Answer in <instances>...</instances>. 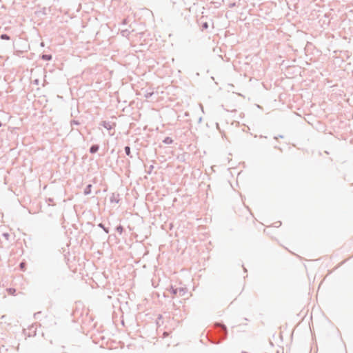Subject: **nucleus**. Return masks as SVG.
Masks as SVG:
<instances>
[{
	"label": "nucleus",
	"instance_id": "ddd939ff",
	"mask_svg": "<svg viewBox=\"0 0 353 353\" xmlns=\"http://www.w3.org/2000/svg\"><path fill=\"white\" fill-rule=\"evenodd\" d=\"M116 231L121 234L124 231V228L121 225H119L115 228Z\"/></svg>",
	"mask_w": 353,
	"mask_h": 353
},
{
	"label": "nucleus",
	"instance_id": "423d86ee",
	"mask_svg": "<svg viewBox=\"0 0 353 353\" xmlns=\"http://www.w3.org/2000/svg\"><path fill=\"white\" fill-rule=\"evenodd\" d=\"M99 150V145L98 144H93L90 146V149H89V152L91 153V154H95L97 153Z\"/></svg>",
	"mask_w": 353,
	"mask_h": 353
},
{
	"label": "nucleus",
	"instance_id": "412c9836",
	"mask_svg": "<svg viewBox=\"0 0 353 353\" xmlns=\"http://www.w3.org/2000/svg\"><path fill=\"white\" fill-rule=\"evenodd\" d=\"M152 95V93H147V94H145V97H146V98H149V97H150Z\"/></svg>",
	"mask_w": 353,
	"mask_h": 353
},
{
	"label": "nucleus",
	"instance_id": "f3484780",
	"mask_svg": "<svg viewBox=\"0 0 353 353\" xmlns=\"http://www.w3.org/2000/svg\"><path fill=\"white\" fill-rule=\"evenodd\" d=\"M3 236L5 237L6 239L8 240L10 234L8 233H3Z\"/></svg>",
	"mask_w": 353,
	"mask_h": 353
},
{
	"label": "nucleus",
	"instance_id": "aec40b11",
	"mask_svg": "<svg viewBox=\"0 0 353 353\" xmlns=\"http://www.w3.org/2000/svg\"><path fill=\"white\" fill-rule=\"evenodd\" d=\"M278 138H281V139H283V135H279L278 137H274V139H276V140H277V139H278Z\"/></svg>",
	"mask_w": 353,
	"mask_h": 353
},
{
	"label": "nucleus",
	"instance_id": "f257e3e1",
	"mask_svg": "<svg viewBox=\"0 0 353 353\" xmlns=\"http://www.w3.org/2000/svg\"><path fill=\"white\" fill-rule=\"evenodd\" d=\"M215 330V335L209 336L208 333L209 341L214 344H219L222 341L226 339L228 336V330L226 326L222 323H216L214 325Z\"/></svg>",
	"mask_w": 353,
	"mask_h": 353
},
{
	"label": "nucleus",
	"instance_id": "5701e85b",
	"mask_svg": "<svg viewBox=\"0 0 353 353\" xmlns=\"http://www.w3.org/2000/svg\"><path fill=\"white\" fill-rule=\"evenodd\" d=\"M48 201H49V202H52V201H53V199L49 198V199H48Z\"/></svg>",
	"mask_w": 353,
	"mask_h": 353
},
{
	"label": "nucleus",
	"instance_id": "a878e982",
	"mask_svg": "<svg viewBox=\"0 0 353 353\" xmlns=\"http://www.w3.org/2000/svg\"><path fill=\"white\" fill-rule=\"evenodd\" d=\"M201 120H202V118H201V117H200V118H199V122H201Z\"/></svg>",
	"mask_w": 353,
	"mask_h": 353
},
{
	"label": "nucleus",
	"instance_id": "dca6fc26",
	"mask_svg": "<svg viewBox=\"0 0 353 353\" xmlns=\"http://www.w3.org/2000/svg\"><path fill=\"white\" fill-rule=\"evenodd\" d=\"M154 168V165H150V167H149V168H148V170H147V171H146V172H147V173H148V174H150L152 173V170H153Z\"/></svg>",
	"mask_w": 353,
	"mask_h": 353
},
{
	"label": "nucleus",
	"instance_id": "9b49d317",
	"mask_svg": "<svg viewBox=\"0 0 353 353\" xmlns=\"http://www.w3.org/2000/svg\"><path fill=\"white\" fill-rule=\"evenodd\" d=\"M98 227L100 228H102L103 230V231L106 233V234H108L109 233V228H106L105 226V225L102 223H100L98 224Z\"/></svg>",
	"mask_w": 353,
	"mask_h": 353
},
{
	"label": "nucleus",
	"instance_id": "1a4fd4ad",
	"mask_svg": "<svg viewBox=\"0 0 353 353\" xmlns=\"http://www.w3.org/2000/svg\"><path fill=\"white\" fill-rule=\"evenodd\" d=\"M52 59V54H43L41 55V59L44 61H50Z\"/></svg>",
	"mask_w": 353,
	"mask_h": 353
},
{
	"label": "nucleus",
	"instance_id": "bb28decb",
	"mask_svg": "<svg viewBox=\"0 0 353 353\" xmlns=\"http://www.w3.org/2000/svg\"><path fill=\"white\" fill-rule=\"evenodd\" d=\"M274 148H278V149L281 150V148H278L277 146H274Z\"/></svg>",
	"mask_w": 353,
	"mask_h": 353
},
{
	"label": "nucleus",
	"instance_id": "393cba45",
	"mask_svg": "<svg viewBox=\"0 0 353 353\" xmlns=\"http://www.w3.org/2000/svg\"><path fill=\"white\" fill-rule=\"evenodd\" d=\"M10 290H11V292H13V291H15V289L10 288Z\"/></svg>",
	"mask_w": 353,
	"mask_h": 353
},
{
	"label": "nucleus",
	"instance_id": "4be33fe9",
	"mask_svg": "<svg viewBox=\"0 0 353 353\" xmlns=\"http://www.w3.org/2000/svg\"><path fill=\"white\" fill-rule=\"evenodd\" d=\"M234 6H235V3H231V4L230 5V8H233V7H234Z\"/></svg>",
	"mask_w": 353,
	"mask_h": 353
},
{
	"label": "nucleus",
	"instance_id": "a211bd4d",
	"mask_svg": "<svg viewBox=\"0 0 353 353\" xmlns=\"http://www.w3.org/2000/svg\"><path fill=\"white\" fill-rule=\"evenodd\" d=\"M41 312H37L34 314V316L35 319H37L38 318V316L41 314Z\"/></svg>",
	"mask_w": 353,
	"mask_h": 353
},
{
	"label": "nucleus",
	"instance_id": "20e7f679",
	"mask_svg": "<svg viewBox=\"0 0 353 353\" xmlns=\"http://www.w3.org/2000/svg\"><path fill=\"white\" fill-rule=\"evenodd\" d=\"M204 16H202L199 20L198 23L200 26L201 31H204L208 29L209 24L207 21H203Z\"/></svg>",
	"mask_w": 353,
	"mask_h": 353
},
{
	"label": "nucleus",
	"instance_id": "6e6552de",
	"mask_svg": "<svg viewBox=\"0 0 353 353\" xmlns=\"http://www.w3.org/2000/svg\"><path fill=\"white\" fill-rule=\"evenodd\" d=\"M124 150H125V154L130 157V158H132V155L131 154V149H130V147L129 145H126L125 146L124 148Z\"/></svg>",
	"mask_w": 353,
	"mask_h": 353
},
{
	"label": "nucleus",
	"instance_id": "9d476101",
	"mask_svg": "<svg viewBox=\"0 0 353 353\" xmlns=\"http://www.w3.org/2000/svg\"><path fill=\"white\" fill-rule=\"evenodd\" d=\"M174 142V140L169 137H166L163 140V143L165 144H172Z\"/></svg>",
	"mask_w": 353,
	"mask_h": 353
},
{
	"label": "nucleus",
	"instance_id": "6ab92c4d",
	"mask_svg": "<svg viewBox=\"0 0 353 353\" xmlns=\"http://www.w3.org/2000/svg\"><path fill=\"white\" fill-rule=\"evenodd\" d=\"M19 266H20V268H21V270H24V266H25V265H24V263H20V265H19Z\"/></svg>",
	"mask_w": 353,
	"mask_h": 353
},
{
	"label": "nucleus",
	"instance_id": "4468645a",
	"mask_svg": "<svg viewBox=\"0 0 353 353\" xmlns=\"http://www.w3.org/2000/svg\"><path fill=\"white\" fill-rule=\"evenodd\" d=\"M0 38L2 39V40H10V37L7 34H2L0 35Z\"/></svg>",
	"mask_w": 353,
	"mask_h": 353
},
{
	"label": "nucleus",
	"instance_id": "b1692460",
	"mask_svg": "<svg viewBox=\"0 0 353 353\" xmlns=\"http://www.w3.org/2000/svg\"><path fill=\"white\" fill-rule=\"evenodd\" d=\"M10 290H11V292H13V291H15V289L10 288Z\"/></svg>",
	"mask_w": 353,
	"mask_h": 353
},
{
	"label": "nucleus",
	"instance_id": "f03ea898",
	"mask_svg": "<svg viewBox=\"0 0 353 353\" xmlns=\"http://www.w3.org/2000/svg\"><path fill=\"white\" fill-rule=\"evenodd\" d=\"M169 290L171 292V294H172L173 295H176L178 296H183L188 292L187 288L183 287L174 288L173 286H171Z\"/></svg>",
	"mask_w": 353,
	"mask_h": 353
},
{
	"label": "nucleus",
	"instance_id": "2eb2a0df",
	"mask_svg": "<svg viewBox=\"0 0 353 353\" xmlns=\"http://www.w3.org/2000/svg\"><path fill=\"white\" fill-rule=\"evenodd\" d=\"M79 124H80V123H79V121H77V120H72V121H70V125H71L72 127H73V125H79Z\"/></svg>",
	"mask_w": 353,
	"mask_h": 353
},
{
	"label": "nucleus",
	"instance_id": "f8f14e48",
	"mask_svg": "<svg viewBox=\"0 0 353 353\" xmlns=\"http://www.w3.org/2000/svg\"><path fill=\"white\" fill-rule=\"evenodd\" d=\"M130 34V32L129 30L128 29H125V30H122L121 31V34L123 36V37H128Z\"/></svg>",
	"mask_w": 353,
	"mask_h": 353
},
{
	"label": "nucleus",
	"instance_id": "39448f33",
	"mask_svg": "<svg viewBox=\"0 0 353 353\" xmlns=\"http://www.w3.org/2000/svg\"><path fill=\"white\" fill-rule=\"evenodd\" d=\"M119 201H120V194L117 192H113L110 197V203H119Z\"/></svg>",
	"mask_w": 353,
	"mask_h": 353
},
{
	"label": "nucleus",
	"instance_id": "cd10ccee",
	"mask_svg": "<svg viewBox=\"0 0 353 353\" xmlns=\"http://www.w3.org/2000/svg\"><path fill=\"white\" fill-rule=\"evenodd\" d=\"M2 125V123L0 121V127H1Z\"/></svg>",
	"mask_w": 353,
	"mask_h": 353
},
{
	"label": "nucleus",
	"instance_id": "0eeeda50",
	"mask_svg": "<svg viewBox=\"0 0 353 353\" xmlns=\"http://www.w3.org/2000/svg\"><path fill=\"white\" fill-rule=\"evenodd\" d=\"M92 185L91 184H88L85 188L84 189L83 194L85 195H88L91 193Z\"/></svg>",
	"mask_w": 353,
	"mask_h": 353
},
{
	"label": "nucleus",
	"instance_id": "7ed1b4c3",
	"mask_svg": "<svg viewBox=\"0 0 353 353\" xmlns=\"http://www.w3.org/2000/svg\"><path fill=\"white\" fill-rule=\"evenodd\" d=\"M100 125H102L103 128H106L108 130H109V134L110 136H112L114 134V132L112 133L110 131L113 130L116 126L115 123H111L107 121H102Z\"/></svg>",
	"mask_w": 353,
	"mask_h": 353
}]
</instances>
